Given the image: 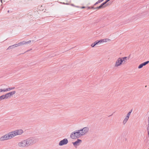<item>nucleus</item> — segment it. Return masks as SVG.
<instances>
[{
	"label": "nucleus",
	"instance_id": "obj_1",
	"mask_svg": "<svg viewBox=\"0 0 149 149\" xmlns=\"http://www.w3.org/2000/svg\"><path fill=\"white\" fill-rule=\"evenodd\" d=\"M36 142V141L35 139L29 138L21 141L18 143L17 146L20 148H25L33 144Z\"/></svg>",
	"mask_w": 149,
	"mask_h": 149
},
{
	"label": "nucleus",
	"instance_id": "obj_19",
	"mask_svg": "<svg viewBox=\"0 0 149 149\" xmlns=\"http://www.w3.org/2000/svg\"><path fill=\"white\" fill-rule=\"evenodd\" d=\"M104 0H99L96 3V4H97L98 3H100V2Z\"/></svg>",
	"mask_w": 149,
	"mask_h": 149
},
{
	"label": "nucleus",
	"instance_id": "obj_24",
	"mask_svg": "<svg viewBox=\"0 0 149 149\" xmlns=\"http://www.w3.org/2000/svg\"><path fill=\"white\" fill-rule=\"evenodd\" d=\"M148 15H149V14H146V16H148Z\"/></svg>",
	"mask_w": 149,
	"mask_h": 149
},
{
	"label": "nucleus",
	"instance_id": "obj_16",
	"mask_svg": "<svg viewBox=\"0 0 149 149\" xmlns=\"http://www.w3.org/2000/svg\"><path fill=\"white\" fill-rule=\"evenodd\" d=\"M98 43L99 42H98V41H96L94 42L91 45V46L92 47H93L96 45L98 44Z\"/></svg>",
	"mask_w": 149,
	"mask_h": 149
},
{
	"label": "nucleus",
	"instance_id": "obj_20",
	"mask_svg": "<svg viewBox=\"0 0 149 149\" xmlns=\"http://www.w3.org/2000/svg\"><path fill=\"white\" fill-rule=\"evenodd\" d=\"M103 6L102 5V4H101L100 6H99V7H97V8H98V9H100V8H101L102 6Z\"/></svg>",
	"mask_w": 149,
	"mask_h": 149
},
{
	"label": "nucleus",
	"instance_id": "obj_2",
	"mask_svg": "<svg viewBox=\"0 0 149 149\" xmlns=\"http://www.w3.org/2000/svg\"><path fill=\"white\" fill-rule=\"evenodd\" d=\"M127 58V57L118 58L115 62L114 67L115 68H118L120 67L126 61Z\"/></svg>",
	"mask_w": 149,
	"mask_h": 149
},
{
	"label": "nucleus",
	"instance_id": "obj_21",
	"mask_svg": "<svg viewBox=\"0 0 149 149\" xmlns=\"http://www.w3.org/2000/svg\"><path fill=\"white\" fill-rule=\"evenodd\" d=\"M3 89L0 88V93L4 92Z\"/></svg>",
	"mask_w": 149,
	"mask_h": 149
},
{
	"label": "nucleus",
	"instance_id": "obj_5",
	"mask_svg": "<svg viewBox=\"0 0 149 149\" xmlns=\"http://www.w3.org/2000/svg\"><path fill=\"white\" fill-rule=\"evenodd\" d=\"M13 138L15 136L20 135L24 132L23 131L22 129H19L11 132Z\"/></svg>",
	"mask_w": 149,
	"mask_h": 149
},
{
	"label": "nucleus",
	"instance_id": "obj_11",
	"mask_svg": "<svg viewBox=\"0 0 149 149\" xmlns=\"http://www.w3.org/2000/svg\"><path fill=\"white\" fill-rule=\"evenodd\" d=\"M16 93V92L15 91H13L12 92H11L8 93H6V95L7 96V98H8L10 97L11 96L13 95H14Z\"/></svg>",
	"mask_w": 149,
	"mask_h": 149
},
{
	"label": "nucleus",
	"instance_id": "obj_13",
	"mask_svg": "<svg viewBox=\"0 0 149 149\" xmlns=\"http://www.w3.org/2000/svg\"><path fill=\"white\" fill-rule=\"evenodd\" d=\"M20 46L19 44V43H18L17 44H15V45H13L10 46L7 49H13V48H15V47H18V46Z\"/></svg>",
	"mask_w": 149,
	"mask_h": 149
},
{
	"label": "nucleus",
	"instance_id": "obj_10",
	"mask_svg": "<svg viewBox=\"0 0 149 149\" xmlns=\"http://www.w3.org/2000/svg\"><path fill=\"white\" fill-rule=\"evenodd\" d=\"M110 40L108 39V38H105L101 39L99 41H98L99 42V43H102L104 42H108Z\"/></svg>",
	"mask_w": 149,
	"mask_h": 149
},
{
	"label": "nucleus",
	"instance_id": "obj_25",
	"mask_svg": "<svg viewBox=\"0 0 149 149\" xmlns=\"http://www.w3.org/2000/svg\"><path fill=\"white\" fill-rule=\"evenodd\" d=\"M71 5L72 6H73V4H72Z\"/></svg>",
	"mask_w": 149,
	"mask_h": 149
},
{
	"label": "nucleus",
	"instance_id": "obj_12",
	"mask_svg": "<svg viewBox=\"0 0 149 149\" xmlns=\"http://www.w3.org/2000/svg\"><path fill=\"white\" fill-rule=\"evenodd\" d=\"M31 42V40H29L27 42L23 41L19 42L20 46L22 45H26L27 44H29Z\"/></svg>",
	"mask_w": 149,
	"mask_h": 149
},
{
	"label": "nucleus",
	"instance_id": "obj_4",
	"mask_svg": "<svg viewBox=\"0 0 149 149\" xmlns=\"http://www.w3.org/2000/svg\"><path fill=\"white\" fill-rule=\"evenodd\" d=\"M13 138L11 132L2 136L0 138V141H3L10 139Z\"/></svg>",
	"mask_w": 149,
	"mask_h": 149
},
{
	"label": "nucleus",
	"instance_id": "obj_7",
	"mask_svg": "<svg viewBox=\"0 0 149 149\" xmlns=\"http://www.w3.org/2000/svg\"><path fill=\"white\" fill-rule=\"evenodd\" d=\"M132 110H131L130 111H129L127 114L126 116L125 117L123 121V124L124 125H125L127 121H128L129 117L131 113L132 112Z\"/></svg>",
	"mask_w": 149,
	"mask_h": 149
},
{
	"label": "nucleus",
	"instance_id": "obj_9",
	"mask_svg": "<svg viewBox=\"0 0 149 149\" xmlns=\"http://www.w3.org/2000/svg\"><path fill=\"white\" fill-rule=\"evenodd\" d=\"M82 140L81 139H78L75 141L73 142L72 144L74 146L77 147L82 143Z\"/></svg>",
	"mask_w": 149,
	"mask_h": 149
},
{
	"label": "nucleus",
	"instance_id": "obj_14",
	"mask_svg": "<svg viewBox=\"0 0 149 149\" xmlns=\"http://www.w3.org/2000/svg\"><path fill=\"white\" fill-rule=\"evenodd\" d=\"M15 88L14 87H12L10 88H5L3 89L4 92H6L8 91H10L11 90L14 89Z\"/></svg>",
	"mask_w": 149,
	"mask_h": 149
},
{
	"label": "nucleus",
	"instance_id": "obj_6",
	"mask_svg": "<svg viewBox=\"0 0 149 149\" xmlns=\"http://www.w3.org/2000/svg\"><path fill=\"white\" fill-rule=\"evenodd\" d=\"M79 130L82 136H83L88 133L89 130V129L88 127H86L79 129Z\"/></svg>",
	"mask_w": 149,
	"mask_h": 149
},
{
	"label": "nucleus",
	"instance_id": "obj_22",
	"mask_svg": "<svg viewBox=\"0 0 149 149\" xmlns=\"http://www.w3.org/2000/svg\"><path fill=\"white\" fill-rule=\"evenodd\" d=\"M148 135L149 136V130H148Z\"/></svg>",
	"mask_w": 149,
	"mask_h": 149
},
{
	"label": "nucleus",
	"instance_id": "obj_17",
	"mask_svg": "<svg viewBox=\"0 0 149 149\" xmlns=\"http://www.w3.org/2000/svg\"><path fill=\"white\" fill-rule=\"evenodd\" d=\"M149 61H147L144 62L142 63L143 64V66H144V65H145L147 64H148L149 63Z\"/></svg>",
	"mask_w": 149,
	"mask_h": 149
},
{
	"label": "nucleus",
	"instance_id": "obj_8",
	"mask_svg": "<svg viewBox=\"0 0 149 149\" xmlns=\"http://www.w3.org/2000/svg\"><path fill=\"white\" fill-rule=\"evenodd\" d=\"M68 143V140L66 138L61 140L59 143L58 145L60 146L66 145Z\"/></svg>",
	"mask_w": 149,
	"mask_h": 149
},
{
	"label": "nucleus",
	"instance_id": "obj_3",
	"mask_svg": "<svg viewBox=\"0 0 149 149\" xmlns=\"http://www.w3.org/2000/svg\"><path fill=\"white\" fill-rule=\"evenodd\" d=\"M82 136V135L81 134L79 130L74 131L72 132L70 135V138L72 139L79 138Z\"/></svg>",
	"mask_w": 149,
	"mask_h": 149
},
{
	"label": "nucleus",
	"instance_id": "obj_23",
	"mask_svg": "<svg viewBox=\"0 0 149 149\" xmlns=\"http://www.w3.org/2000/svg\"><path fill=\"white\" fill-rule=\"evenodd\" d=\"M85 8V7H82V8Z\"/></svg>",
	"mask_w": 149,
	"mask_h": 149
},
{
	"label": "nucleus",
	"instance_id": "obj_18",
	"mask_svg": "<svg viewBox=\"0 0 149 149\" xmlns=\"http://www.w3.org/2000/svg\"><path fill=\"white\" fill-rule=\"evenodd\" d=\"M143 66V65L142 64V63H141L138 66V68L139 69H140L142 68V67Z\"/></svg>",
	"mask_w": 149,
	"mask_h": 149
},
{
	"label": "nucleus",
	"instance_id": "obj_15",
	"mask_svg": "<svg viewBox=\"0 0 149 149\" xmlns=\"http://www.w3.org/2000/svg\"><path fill=\"white\" fill-rule=\"evenodd\" d=\"M7 99L8 98L6 94L0 96V101Z\"/></svg>",
	"mask_w": 149,
	"mask_h": 149
}]
</instances>
